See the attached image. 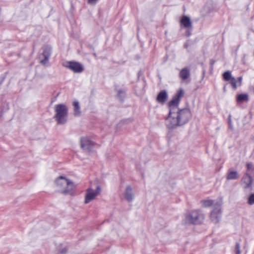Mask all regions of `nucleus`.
Segmentation results:
<instances>
[{
  "instance_id": "nucleus-1",
  "label": "nucleus",
  "mask_w": 254,
  "mask_h": 254,
  "mask_svg": "<svg viewBox=\"0 0 254 254\" xmlns=\"http://www.w3.org/2000/svg\"><path fill=\"white\" fill-rule=\"evenodd\" d=\"M184 95V90L179 89L169 103V113L165 120V125L169 129H175L184 125L191 118V112L189 109H180L178 107Z\"/></svg>"
},
{
  "instance_id": "nucleus-2",
  "label": "nucleus",
  "mask_w": 254,
  "mask_h": 254,
  "mask_svg": "<svg viewBox=\"0 0 254 254\" xmlns=\"http://www.w3.org/2000/svg\"><path fill=\"white\" fill-rule=\"evenodd\" d=\"M204 214L199 209L191 210L185 214L183 222L186 224L198 225L203 222Z\"/></svg>"
},
{
  "instance_id": "nucleus-3",
  "label": "nucleus",
  "mask_w": 254,
  "mask_h": 254,
  "mask_svg": "<svg viewBox=\"0 0 254 254\" xmlns=\"http://www.w3.org/2000/svg\"><path fill=\"white\" fill-rule=\"evenodd\" d=\"M59 190L64 194L71 193L75 186L73 183L64 177L60 176L56 180Z\"/></svg>"
},
{
  "instance_id": "nucleus-4",
  "label": "nucleus",
  "mask_w": 254,
  "mask_h": 254,
  "mask_svg": "<svg viewBox=\"0 0 254 254\" xmlns=\"http://www.w3.org/2000/svg\"><path fill=\"white\" fill-rule=\"evenodd\" d=\"M56 113L54 118L57 121L58 124H64L67 121L68 115V108L66 105L60 104L55 107Z\"/></svg>"
},
{
  "instance_id": "nucleus-5",
  "label": "nucleus",
  "mask_w": 254,
  "mask_h": 254,
  "mask_svg": "<svg viewBox=\"0 0 254 254\" xmlns=\"http://www.w3.org/2000/svg\"><path fill=\"white\" fill-rule=\"evenodd\" d=\"M221 204L216 202L214 204V208L210 213V219L212 222L217 224L219 222L222 217Z\"/></svg>"
},
{
  "instance_id": "nucleus-6",
  "label": "nucleus",
  "mask_w": 254,
  "mask_h": 254,
  "mask_svg": "<svg viewBox=\"0 0 254 254\" xmlns=\"http://www.w3.org/2000/svg\"><path fill=\"white\" fill-rule=\"evenodd\" d=\"M52 53V48L49 46H46L43 49V53L39 56L40 63L44 66L49 65V58Z\"/></svg>"
},
{
  "instance_id": "nucleus-7",
  "label": "nucleus",
  "mask_w": 254,
  "mask_h": 254,
  "mask_svg": "<svg viewBox=\"0 0 254 254\" xmlns=\"http://www.w3.org/2000/svg\"><path fill=\"white\" fill-rule=\"evenodd\" d=\"M100 191L101 189L99 186H97L96 189L95 190H93L90 188H88L86 190V192L85 194L84 201L85 203L87 204L93 200L96 196L100 194Z\"/></svg>"
},
{
  "instance_id": "nucleus-8",
  "label": "nucleus",
  "mask_w": 254,
  "mask_h": 254,
  "mask_svg": "<svg viewBox=\"0 0 254 254\" xmlns=\"http://www.w3.org/2000/svg\"><path fill=\"white\" fill-rule=\"evenodd\" d=\"M95 144L88 137H83L80 139V146L84 151H91Z\"/></svg>"
},
{
  "instance_id": "nucleus-9",
  "label": "nucleus",
  "mask_w": 254,
  "mask_h": 254,
  "mask_svg": "<svg viewBox=\"0 0 254 254\" xmlns=\"http://www.w3.org/2000/svg\"><path fill=\"white\" fill-rule=\"evenodd\" d=\"M66 67L70 69L72 71L76 73H80L83 71V67L82 65L76 62H69Z\"/></svg>"
},
{
  "instance_id": "nucleus-10",
  "label": "nucleus",
  "mask_w": 254,
  "mask_h": 254,
  "mask_svg": "<svg viewBox=\"0 0 254 254\" xmlns=\"http://www.w3.org/2000/svg\"><path fill=\"white\" fill-rule=\"evenodd\" d=\"M223 77L224 80L227 81H230L233 89L234 90L236 89L237 87V80L235 77L232 76L231 72L230 71L228 70L225 72L223 74Z\"/></svg>"
},
{
  "instance_id": "nucleus-11",
  "label": "nucleus",
  "mask_w": 254,
  "mask_h": 254,
  "mask_svg": "<svg viewBox=\"0 0 254 254\" xmlns=\"http://www.w3.org/2000/svg\"><path fill=\"white\" fill-rule=\"evenodd\" d=\"M253 179L252 177L248 174L244 175L242 179V184L243 188L247 189L252 187Z\"/></svg>"
},
{
  "instance_id": "nucleus-12",
  "label": "nucleus",
  "mask_w": 254,
  "mask_h": 254,
  "mask_svg": "<svg viewBox=\"0 0 254 254\" xmlns=\"http://www.w3.org/2000/svg\"><path fill=\"white\" fill-rule=\"evenodd\" d=\"M180 23L181 26L186 29H191L192 28V22L190 18L187 16L184 15L182 16L180 20Z\"/></svg>"
},
{
  "instance_id": "nucleus-13",
  "label": "nucleus",
  "mask_w": 254,
  "mask_h": 254,
  "mask_svg": "<svg viewBox=\"0 0 254 254\" xmlns=\"http://www.w3.org/2000/svg\"><path fill=\"white\" fill-rule=\"evenodd\" d=\"M124 196L128 202H131L133 199L132 188L130 186H127L124 192Z\"/></svg>"
},
{
  "instance_id": "nucleus-14",
  "label": "nucleus",
  "mask_w": 254,
  "mask_h": 254,
  "mask_svg": "<svg viewBox=\"0 0 254 254\" xmlns=\"http://www.w3.org/2000/svg\"><path fill=\"white\" fill-rule=\"evenodd\" d=\"M168 99V94L165 90H162L159 92L157 96L156 100L158 103L163 104Z\"/></svg>"
},
{
  "instance_id": "nucleus-15",
  "label": "nucleus",
  "mask_w": 254,
  "mask_h": 254,
  "mask_svg": "<svg viewBox=\"0 0 254 254\" xmlns=\"http://www.w3.org/2000/svg\"><path fill=\"white\" fill-rule=\"evenodd\" d=\"M239 177L238 172L237 171L229 169L227 174L226 179L228 180H237Z\"/></svg>"
},
{
  "instance_id": "nucleus-16",
  "label": "nucleus",
  "mask_w": 254,
  "mask_h": 254,
  "mask_svg": "<svg viewBox=\"0 0 254 254\" xmlns=\"http://www.w3.org/2000/svg\"><path fill=\"white\" fill-rule=\"evenodd\" d=\"M190 75V70L187 67L183 68L179 73L180 77L183 80H187Z\"/></svg>"
},
{
  "instance_id": "nucleus-17",
  "label": "nucleus",
  "mask_w": 254,
  "mask_h": 254,
  "mask_svg": "<svg viewBox=\"0 0 254 254\" xmlns=\"http://www.w3.org/2000/svg\"><path fill=\"white\" fill-rule=\"evenodd\" d=\"M72 105L73 106L74 115L76 117L79 116L81 114V111L79 102L76 101H74L72 103Z\"/></svg>"
},
{
  "instance_id": "nucleus-18",
  "label": "nucleus",
  "mask_w": 254,
  "mask_h": 254,
  "mask_svg": "<svg viewBox=\"0 0 254 254\" xmlns=\"http://www.w3.org/2000/svg\"><path fill=\"white\" fill-rule=\"evenodd\" d=\"M200 202L204 207H208L213 206V208H214V204L216 202L211 199H204L202 200Z\"/></svg>"
},
{
  "instance_id": "nucleus-19",
  "label": "nucleus",
  "mask_w": 254,
  "mask_h": 254,
  "mask_svg": "<svg viewBox=\"0 0 254 254\" xmlns=\"http://www.w3.org/2000/svg\"><path fill=\"white\" fill-rule=\"evenodd\" d=\"M237 100L238 102H244L248 101V95L247 94H241L238 95Z\"/></svg>"
},
{
  "instance_id": "nucleus-20",
  "label": "nucleus",
  "mask_w": 254,
  "mask_h": 254,
  "mask_svg": "<svg viewBox=\"0 0 254 254\" xmlns=\"http://www.w3.org/2000/svg\"><path fill=\"white\" fill-rule=\"evenodd\" d=\"M247 203L249 205L254 204V193H251L248 198Z\"/></svg>"
},
{
  "instance_id": "nucleus-21",
  "label": "nucleus",
  "mask_w": 254,
  "mask_h": 254,
  "mask_svg": "<svg viewBox=\"0 0 254 254\" xmlns=\"http://www.w3.org/2000/svg\"><path fill=\"white\" fill-rule=\"evenodd\" d=\"M125 91L123 90H119L118 92V97L121 100H122L125 97Z\"/></svg>"
},
{
  "instance_id": "nucleus-22",
  "label": "nucleus",
  "mask_w": 254,
  "mask_h": 254,
  "mask_svg": "<svg viewBox=\"0 0 254 254\" xmlns=\"http://www.w3.org/2000/svg\"><path fill=\"white\" fill-rule=\"evenodd\" d=\"M236 254H241L240 245L239 243H236L235 247Z\"/></svg>"
},
{
  "instance_id": "nucleus-23",
  "label": "nucleus",
  "mask_w": 254,
  "mask_h": 254,
  "mask_svg": "<svg viewBox=\"0 0 254 254\" xmlns=\"http://www.w3.org/2000/svg\"><path fill=\"white\" fill-rule=\"evenodd\" d=\"M242 76H240L238 78V80H237V84L238 83V84H237V86H241V84H242Z\"/></svg>"
},
{
  "instance_id": "nucleus-24",
  "label": "nucleus",
  "mask_w": 254,
  "mask_h": 254,
  "mask_svg": "<svg viewBox=\"0 0 254 254\" xmlns=\"http://www.w3.org/2000/svg\"><path fill=\"white\" fill-rule=\"evenodd\" d=\"M98 0H88V3L90 4H95Z\"/></svg>"
},
{
  "instance_id": "nucleus-25",
  "label": "nucleus",
  "mask_w": 254,
  "mask_h": 254,
  "mask_svg": "<svg viewBox=\"0 0 254 254\" xmlns=\"http://www.w3.org/2000/svg\"><path fill=\"white\" fill-rule=\"evenodd\" d=\"M247 169H248V170H250V169H252V164H251V163H248V164H247Z\"/></svg>"
},
{
  "instance_id": "nucleus-26",
  "label": "nucleus",
  "mask_w": 254,
  "mask_h": 254,
  "mask_svg": "<svg viewBox=\"0 0 254 254\" xmlns=\"http://www.w3.org/2000/svg\"><path fill=\"white\" fill-rule=\"evenodd\" d=\"M66 250L65 249H64V250H63L61 253L62 254H64V253H66Z\"/></svg>"
},
{
  "instance_id": "nucleus-27",
  "label": "nucleus",
  "mask_w": 254,
  "mask_h": 254,
  "mask_svg": "<svg viewBox=\"0 0 254 254\" xmlns=\"http://www.w3.org/2000/svg\"><path fill=\"white\" fill-rule=\"evenodd\" d=\"M211 64L212 65H213L214 64V62L213 61H211Z\"/></svg>"
},
{
  "instance_id": "nucleus-28",
  "label": "nucleus",
  "mask_w": 254,
  "mask_h": 254,
  "mask_svg": "<svg viewBox=\"0 0 254 254\" xmlns=\"http://www.w3.org/2000/svg\"><path fill=\"white\" fill-rule=\"evenodd\" d=\"M190 35V32H189L188 34V36H189Z\"/></svg>"
}]
</instances>
